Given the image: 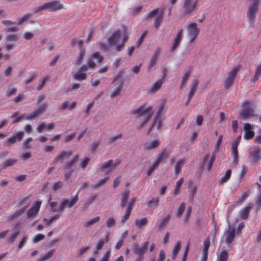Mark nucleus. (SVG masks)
<instances>
[{
    "mask_svg": "<svg viewBox=\"0 0 261 261\" xmlns=\"http://www.w3.org/2000/svg\"><path fill=\"white\" fill-rule=\"evenodd\" d=\"M32 16L31 14L27 13L25 15H24L23 17H18L16 20V23L18 25L21 24L23 22L26 21L28 18H29Z\"/></svg>",
    "mask_w": 261,
    "mask_h": 261,
    "instance_id": "obj_48",
    "label": "nucleus"
},
{
    "mask_svg": "<svg viewBox=\"0 0 261 261\" xmlns=\"http://www.w3.org/2000/svg\"><path fill=\"white\" fill-rule=\"evenodd\" d=\"M198 85V81L197 80H194L193 81L190 87V91L189 92L188 100L186 103V105H188L193 97L194 93L196 91L197 87Z\"/></svg>",
    "mask_w": 261,
    "mask_h": 261,
    "instance_id": "obj_21",
    "label": "nucleus"
},
{
    "mask_svg": "<svg viewBox=\"0 0 261 261\" xmlns=\"http://www.w3.org/2000/svg\"><path fill=\"white\" fill-rule=\"evenodd\" d=\"M106 223V225L108 227L111 228L115 225V220L112 217L109 218L107 220Z\"/></svg>",
    "mask_w": 261,
    "mask_h": 261,
    "instance_id": "obj_63",
    "label": "nucleus"
},
{
    "mask_svg": "<svg viewBox=\"0 0 261 261\" xmlns=\"http://www.w3.org/2000/svg\"><path fill=\"white\" fill-rule=\"evenodd\" d=\"M63 187V183L60 181H58L54 184L52 190L54 191H57Z\"/></svg>",
    "mask_w": 261,
    "mask_h": 261,
    "instance_id": "obj_64",
    "label": "nucleus"
},
{
    "mask_svg": "<svg viewBox=\"0 0 261 261\" xmlns=\"http://www.w3.org/2000/svg\"><path fill=\"white\" fill-rule=\"evenodd\" d=\"M65 166L64 176L65 179H68L70 177L72 172L74 171L75 167L74 164L69 162H66Z\"/></svg>",
    "mask_w": 261,
    "mask_h": 261,
    "instance_id": "obj_20",
    "label": "nucleus"
},
{
    "mask_svg": "<svg viewBox=\"0 0 261 261\" xmlns=\"http://www.w3.org/2000/svg\"><path fill=\"white\" fill-rule=\"evenodd\" d=\"M185 159H180L177 161L174 168V173L176 175V177L178 176L179 174L181 172V169L185 164Z\"/></svg>",
    "mask_w": 261,
    "mask_h": 261,
    "instance_id": "obj_26",
    "label": "nucleus"
},
{
    "mask_svg": "<svg viewBox=\"0 0 261 261\" xmlns=\"http://www.w3.org/2000/svg\"><path fill=\"white\" fill-rule=\"evenodd\" d=\"M159 202V198L153 197L147 202V206L149 208L155 207L158 205Z\"/></svg>",
    "mask_w": 261,
    "mask_h": 261,
    "instance_id": "obj_36",
    "label": "nucleus"
},
{
    "mask_svg": "<svg viewBox=\"0 0 261 261\" xmlns=\"http://www.w3.org/2000/svg\"><path fill=\"white\" fill-rule=\"evenodd\" d=\"M47 105L43 103L39 106L38 109L35 110L33 112L25 115V119L30 120L35 117H39L42 115L45 111L47 108Z\"/></svg>",
    "mask_w": 261,
    "mask_h": 261,
    "instance_id": "obj_12",
    "label": "nucleus"
},
{
    "mask_svg": "<svg viewBox=\"0 0 261 261\" xmlns=\"http://www.w3.org/2000/svg\"><path fill=\"white\" fill-rule=\"evenodd\" d=\"M134 201V199H132L128 201L125 212L121 219V223H123L129 219L133 209V205Z\"/></svg>",
    "mask_w": 261,
    "mask_h": 261,
    "instance_id": "obj_15",
    "label": "nucleus"
},
{
    "mask_svg": "<svg viewBox=\"0 0 261 261\" xmlns=\"http://www.w3.org/2000/svg\"><path fill=\"white\" fill-rule=\"evenodd\" d=\"M183 30L181 28L177 29V34L174 38L173 42L170 48L171 51H174L178 47L182 40Z\"/></svg>",
    "mask_w": 261,
    "mask_h": 261,
    "instance_id": "obj_14",
    "label": "nucleus"
},
{
    "mask_svg": "<svg viewBox=\"0 0 261 261\" xmlns=\"http://www.w3.org/2000/svg\"><path fill=\"white\" fill-rule=\"evenodd\" d=\"M129 191L127 190L124 191L121 193L120 206L122 208H124L126 206V202L129 197Z\"/></svg>",
    "mask_w": 261,
    "mask_h": 261,
    "instance_id": "obj_29",
    "label": "nucleus"
},
{
    "mask_svg": "<svg viewBox=\"0 0 261 261\" xmlns=\"http://www.w3.org/2000/svg\"><path fill=\"white\" fill-rule=\"evenodd\" d=\"M228 257V252L226 250L220 252L218 256V261H227Z\"/></svg>",
    "mask_w": 261,
    "mask_h": 261,
    "instance_id": "obj_44",
    "label": "nucleus"
},
{
    "mask_svg": "<svg viewBox=\"0 0 261 261\" xmlns=\"http://www.w3.org/2000/svg\"><path fill=\"white\" fill-rule=\"evenodd\" d=\"M18 39V37L17 36V35H15V34H12V35H9L7 38H6V42H9V43H13V42H16Z\"/></svg>",
    "mask_w": 261,
    "mask_h": 261,
    "instance_id": "obj_56",
    "label": "nucleus"
},
{
    "mask_svg": "<svg viewBox=\"0 0 261 261\" xmlns=\"http://www.w3.org/2000/svg\"><path fill=\"white\" fill-rule=\"evenodd\" d=\"M17 112H14L11 116V117L14 118L15 119L13 120L12 123H15L20 121L21 119L23 118H25V114H23L20 116L18 115Z\"/></svg>",
    "mask_w": 261,
    "mask_h": 261,
    "instance_id": "obj_46",
    "label": "nucleus"
},
{
    "mask_svg": "<svg viewBox=\"0 0 261 261\" xmlns=\"http://www.w3.org/2000/svg\"><path fill=\"white\" fill-rule=\"evenodd\" d=\"M123 83L122 81H119L115 84L113 86V90L111 92L110 96L111 98H113L118 95L121 90L123 87Z\"/></svg>",
    "mask_w": 261,
    "mask_h": 261,
    "instance_id": "obj_22",
    "label": "nucleus"
},
{
    "mask_svg": "<svg viewBox=\"0 0 261 261\" xmlns=\"http://www.w3.org/2000/svg\"><path fill=\"white\" fill-rule=\"evenodd\" d=\"M198 0H183V14L185 16L192 15L196 13Z\"/></svg>",
    "mask_w": 261,
    "mask_h": 261,
    "instance_id": "obj_5",
    "label": "nucleus"
},
{
    "mask_svg": "<svg viewBox=\"0 0 261 261\" xmlns=\"http://www.w3.org/2000/svg\"><path fill=\"white\" fill-rule=\"evenodd\" d=\"M252 4L249 7L247 12L248 22L252 25L254 23L256 18V13L258 10V5L259 0H253Z\"/></svg>",
    "mask_w": 261,
    "mask_h": 261,
    "instance_id": "obj_6",
    "label": "nucleus"
},
{
    "mask_svg": "<svg viewBox=\"0 0 261 261\" xmlns=\"http://www.w3.org/2000/svg\"><path fill=\"white\" fill-rule=\"evenodd\" d=\"M155 125H156L157 130H160L161 128V127L163 126L162 122L161 121V117H159V118L157 117H154L153 123L151 124V126L148 128V130L147 133V135H148L150 133V132L152 130V127Z\"/></svg>",
    "mask_w": 261,
    "mask_h": 261,
    "instance_id": "obj_27",
    "label": "nucleus"
},
{
    "mask_svg": "<svg viewBox=\"0 0 261 261\" xmlns=\"http://www.w3.org/2000/svg\"><path fill=\"white\" fill-rule=\"evenodd\" d=\"M109 177H105L101 180L98 181L96 184L92 185V186H91L92 188H93V189H95L97 187L101 186L105 184L107 182V181L109 180Z\"/></svg>",
    "mask_w": 261,
    "mask_h": 261,
    "instance_id": "obj_49",
    "label": "nucleus"
},
{
    "mask_svg": "<svg viewBox=\"0 0 261 261\" xmlns=\"http://www.w3.org/2000/svg\"><path fill=\"white\" fill-rule=\"evenodd\" d=\"M248 160L251 164H258L261 161V151L258 147L254 148L249 152Z\"/></svg>",
    "mask_w": 261,
    "mask_h": 261,
    "instance_id": "obj_8",
    "label": "nucleus"
},
{
    "mask_svg": "<svg viewBox=\"0 0 261 261\" xmlns=\"http://www.w3.org/2000/svg\"><path fill=\"white\" fill-rule=\"evenodd\" d=\"M169 153L167 150L165 149H163L161 153L158 155L157 160L160 162H162V160L167 159L169 156Z\"/></svg>",
    "mask_w": 261,
    "mask_h": 261,
    "instance_id": "obj_42",
    "label": "nucleus"
},
{
    "mask_svg": "<svg viewBox=\"0 0 261 261\" xmlns=\"http://www.w3.org/2000/svg\"><path fill=\"white\" fill-rule=\"evenodd\" d=\"M24 136V133L22 131L18 132L13 136L9 138L7 142L10 144H14L16 142H20Z\"/></svg>",
    "mask_w": 261,
    "mask_h": 261,
    "instance_id": "obj_23",
    "label": "nucleus"
},
{
    "mask_svg": "<svg viewBox=\"0 0 261 261\" xmlns=\"http://www.w3.org/2000/svg\"><path fill=\"white\" fill-rule=\"evenodd\" d=\"M240 70L239 67H236L229 72L228 77L224 81V88L228 89L233 84L234 79Z\"/></svg>",
    "mask_w": 261,
    "mask_h": 261,
    "instance_id": "obj_11",
    "label": "nucleus"
},
{
    "mask_svg": "<svg viewBox=\"0 0 261 261\" xmlns=\"http://www.w3.org/2000/svg\"><path fill=\"white\" fill-rule=\"evenodd\" d=\"M187 36L190 43L194 42L200 33V29L195 22H188L186 25Z\"/></svg>",
    "mask_w": 261,
    "mask_h": 261,
    "instance_id": "obj_3",
    "label": "nucleus"
},
{
    "mask_svg": "<svg viewBox=\"0 0 261 261\" xmlns=\"http://www.w3.org/2000/svg\"><path fill=\"white\" fill-rule=\"evenodd\" d=\"M89 161L90 159L89 157H85L80 164V167L85 169L87 167Z\"/></svg>",
    "mask_w": 261,
    "mask_h": 261,
    "instance_id": "obj_61",
    "label": "nucleus"
},
{
    "mask_svg": "<svg viewBox=\"0 0 261 261\" xmlns=\"http://www.w3.org/2000/svg\"><path fill=\"white\" fill-rule=\"evenodd\" d=\"M88 70L86 65L82 66L79 70L73 73L72 76L74 80L79 81L85 80L87 78V74L85 73Z\"/></svg>",
    "mask_w": 261,
    "mask_h": 261,
    "instance_id": "obj_13",
    "label": "nucleus"
},
{
    "mask_svg": "<svg viewBox=\"0 0 261 261\" xmlns=\"http://www.w3.org/2000/svg\"><path fill=\"white\" fill-rule=\"evenodd\" d=\"M17 162V160L14 159H9L1 164L3 169H6L9 166L14 165Z\"/></svg>",
    "mask_w": 261,
    "mask_h": 261,
    "instance_id": "obj_38",
    "label": "nucleus"
},
{
    "mask_svg": "<svg viewBox=\"0 0 261 261\" xmlns=\"http://www.w3.org/2000/svg\"><path fill=\"white\" fill-rule=\"evenodd\" d=\"M93 59H96L98 63H100L103 60V57L98 52H95L92 55Z\"/></svg>",
    "mask_w": 261,
    "mask_h": 261,
    "instance_id": "obj_60",
    "label": "nucleus"
},
{
    "mask_svg": "<svg viewBox=\"0 0 261 261\" xmlns=\"http://www.w3.org/2000/svg\"><path fill=\"white\" fill-rule=\"evenodd\" d=\"M190 73L191 71L189 70L183 76L181 82L180 88H182V86H184L188 81Z\"/></svg>",
    "mask_w": 261,
    "mask_h": 261,
    "instance_id": "obj_52",
    "label": "nucleus"
},
{
    "mask_svg": "<svg viewBox=\"0 0 261 261\" xmlns=\"http://www.w3.org/2000/svg\"><path fill=\"white\" fill-rule=\"evenodd\" d=\"M63 8V6L59 1H54L33 8V13H36L44 10H47L49 12H54L62 9Z\"/></svg>",
    "mask_w": 261,
    "mask_h": 261,
    "instance_id": "obj_2",
    "label": "nucleus"
},
{
    "mask_svg": "<svg viewBox=\"0 0 261 261\" xmlns=\"http://www.w3.org/2000/svg\"><path fill=\"white\" fill-rule=\"evenodd\" d=\"M19 233V231L17 230L13 232V234L10 236V237L8 238L7 239V242L9 243L10 244H13L14 242V241L15 240L16 238L18 236V235Z\"/></svg>",
    "mask_w": 261,
    "mask_h": 261,
    "instance_id": "obj_54",
    "label": "nucleus"
},
{
    "mask_svg": "<svg viewBox=\"0 0 261 261\" xmlns=\"http://www.w3.org/2000/svg\"><path fill=\"white\" fill-rule=\"evenodd\" d=\"M251 208V206H246L240 211V217L242 219H246L249 215V210Z\"/></svg>",
    "mask_w": 261,
    "mask_h": 261,
    "instance_id": "obj_35",
    "label": "nucleus"
},
{
    "mask_svg": "<svg viewBox=\"0 0 261 261\" xmlns=\"http://www.w3.org/2000/svg\"><path fill=\"white\" fill-rule=\"evenodd\" d=\"M255 116L254 110L250 107L247 102L243 105V109L241 112V116L244 119H247Z\"/></svg>",
    "mask_w": 261,
    "mask_h": 261,
    "instance_id": "obj_9",
    "label": "nucleus"
},
{
    "mask_svg": "<svg viewBox=\"0 0 261 261\" xmlns=\"http://www.w3.org/2000/svg\"><path fill=\"white\" fill-rule=\"evenodd\" d=\"M231 175V170L230 169L227 170L224 175L221 177V178L219 180V183L220 184H223L224 183L226 182L230 178Z\"/></svg>",
    "mask_w": 261,
    "mask_h": 261,
    "instance_id": "obj_37",
    "label": "nucleus"
},
{
    "mask_svg": "<svg viewBox=\"0 0 261 261\" xmlns=\"http://www.w3.org/2000/svg\"><path fill=\"white\" fill-rule=\"evenodd\" d=\"M163 84V80H158L152 86V88L150 90V92L151 94L156 93L161 87Z\"/></svg>",
    "mask_w": 261,
    "mask_h": 261,
    "instance_id": "obj_31",
    "label": "nucleus"
},
{
    "mask_svg": "<svg viewBox=\"0 0 261 261\" xmlns=\"http://www.w3.org/2000/svg\"><path fill=\"white\" fill-rule=\"evenodd\" d=\"M170 217L169 216L162 218L161 220L158 221L156 222L155 227L159 230L162 229L163 227H165L169 222Z\"/></svg>",
    "mask_w": 261,
    "mask_h": 261,
    "instance_id": "obj_28",
    "label": "nucleus"
},
{
    "mask_svg": "<svg viewBox=\"0 0 261 261\" xmlns=\"http://www.w3.org/2000/svg\"><path fill=\"white\" fill-rule=\"evenodd\" d=\"M146 103H144L132 111V113L137 115V117H143V121L138 128L139 129L144 126L145 123L151 118L152 115V107L151 106L146 107Z\"/></svg>",
    "mask_w": 261,
    "mask_h": 261,
    "instance_id": "obj_1",
    "label": "nucleus"
},
{
    "mask_svg": "<svg viewBox=\"0 0 261 261\" xmlns=\"http://www.w3.org/2000/svg\"><path fill=\"white\" fill-rule=\"evenodd\" d=\"M165 105L166 104L164 102H163L161 103V105L158 107V109L156 112L155 117H157L158 118L159 117H161L162 115L165 113Z\"/></svg>",
    "mask_w": 261,
    "mask_h": 261,
    "instance_id": "obj_39",
    "label": "nucleus"
},
{
    "mask_svg": "<svg viewBox=\"0 0 261 261\" xmlns=\"http://www.w3.org/2000/svg\"><path fill=\"white\" fill-rule=\"evenodd\" d=\"M31 137H29L23 142V145L26 149H31L32 148V145L30 144V142L32 141Z\"/></svg>",
    "mask_w": 261,
    "mask_h": 261,
    "instance_id": "obj_57",
    "label": "nucleus"
},
{
    "mask_svg": "<svg viewBox=\"0 0 261 261\" xmlns=\"http://www.w3.org/2000/svg\"><path fill=\"white\" fill-rule=\"evenodd\" d=\"M72 153L71 150H62L54 159L53 163L56 164L59 161L62 162L63 160L68 159L72 154Z\"/></svg>",
    "mask_w": 261,
    "mask_h": 261,
    "instance_id": "obj_16",
    "label": "nucleus"
},
{
    "mask_svg": "<svg viewBox=\"0 0 261 261\" xmlns=\"http://www.w3.org/2000/svg\"><path fill=\"white\" fill-rule=\"evenodd\" d=\"M239 145L238 141H235L234 142L232 143L231 148V156L233 159V163L236 165H238L239 163V156H238V146Z\"/></svg>",
    "mask_w": 261,
    "mask_h": 261,
    "instance_id": "obj_19",
    "label": "nucleus"
},
{
    "mask_svg": "<svg viewBox=\"0 0 261 261\" xmlns=\"http://www.w3.org/2000/svg\"><path fill=\"white\" fill-rule=\"evenodd\" d=\"M80 87V84L78 83H73L72 84L68 85L67 88L68 91H71L74 89H77Z\"/></svg>",
    "mask_w": 261,
    "mask_h": 261,
    "instance_id": "obj_62",
    "label": "nucleus"
},
{
    "mask_svg": "<svg viewBox=\"0 0 261 261\" xmlns=\"http://www.w3.org/2000/svg\"><path fill=\"white\" fill-rule=\"evenodd\" d=\"M252 129L253 127L250 124L248 123L244 124L245 133L243 137L245 139L249 140L253 138L254 132L252 130Z\"/></svg>",
    "mask_w": 261,
    "mask_h": 261,
    "instance_id": "obj_17",
    "label": "nucleus"
},
{
    "mask_svg": "<svg viewBox=\"0 0 261 261\" xmlns=\"http://www.w3.org/2000/svg\"><path fill=\"white\" fill-rule=\"evenodd\" d=\"M235 228L230 227L227 230L225 238V242L227 244H230L233 241L235 237Z\"/></svg>",
    "mask_w": 261,
    "mask_h": 261,
    "instance_id": "obj_25",
    "label": "nucleus"
},
{
    "mask_svg": "<svg viewBox=\"0 0 261 261\" xmlns=\"http://www.w3.org/2000/svg\"><path fill=\"white\" fill-rule=\"evenodd\" d=\"M180 248H181V242L180 241H177L175 246H174L173 247V249L172 250V258L173 259H174L178 253V252L179 251V250L180 249Z\"/></svg>",
    "mask_w": 261,
    "mask_h": 261,
    "instance_id": "obj_32",
    "label": "nucleus"
},
{
    "mask_svg": "<svg viewBox=\"0 0 261 261\" xmlns=\"http://www.w3.org/2000/svg\"><path fill=\"white\" fill-rule=\"evenodd\" d=\"M108 237H109V234L107 233V234L106 235V237L104 239L100 240L99 241L98 243H97V244L96 246V250L97 251H98V250H100V249H101V248H102V247L104 245V244L108 242Z\"/></svg>",
    "mask_w": 261,
    "mask_h": 261,
    "instance_id": "obj_43",
    "label": "nucleus"
},
{
    "mask_svg": "<svg viewBox=\"0 0 261 261\" xmlns=\"http://www.w3.org/2000/svg\"><path fill=\"white\" fill-rule=\"evenodd\" d=\"M26 207L27 206H24L17 210L14 213L12 214V215H10L9 216V220L10 221H11L14 219L18 218L19 216H20L21 215L24 213L26 210Z\"/></svg>",
    "mask_w": 261,
    "mask_h": 261,
    "instance_id": "obj_30",
    "label": "nucleus"
},
{
    "mask_svg": "<svg viewBox=\"0 0 261 261\" xmlns=\"http://www.w3.org/2000/svg\"><path fill=\"white\" fill-rule=\"evenodd\" d=\"M184 182V178H181L177 182L176 186L174 191V194L177 195L180 191V187Z\"/></svg>",
    "mask_w": 261,
    "mask_h": 261,
    "instance_id": "obj_55",
    "label": "nucleus"
},
{
    "mask_svg": "<svg viewBox=\"0 0 261 261\" xmlns=\"http://www.w3.org/2000/svg\"><path fill=\"white\" fill-rule=\"evenodd\" d=\"M148 222L147 219L146 218H142L139 219H136L135 221V224L139 228H142L145 226Z\"/></svg>",
    "mask_w": 261,
    "mask_h": 261,
    "instance_id": "obj_33",
    "label": "nucleus"
},
{
    "mask_svg": "<svg viewBox=\"0 0 261 261\" xmlns=\"http://www.w3.org/2000/svg\"><path fill=\"white\" fill-rule=\"evenodd\" d=\"M160 144L159 140H154L151 142H146L143 145L144 150H149L157 148Z\"/></svg>",
    "mask_w": 261,
    "mask_h": 261,
    "instance_id": "obj_24",
    "label": "nucleus"
},
{
    "mask_svg": "<svg viewBox=\"0 0 261 261\" xmlns=\"http://www.w3.org/2000/svg\"><path fill=\"white\" fill-rule=\"evenodd\" d=\"M48 77L47 76H44L39 81L38 85L36 88L38 91H40L43 86H44L45 83L48 81Z\"/></svg>",
    "mask_w": 261,
    "mask_h": 261,
    "instance_id": "obj_45",
    "label": "nucleus"
},
{
    "mask_svg": "<svg viewBox=\"0 0 261 261\" xmlns=\"http://www.w3.org/2000/svg\"><path fill=\"white\" fill-rule=\"evenodd\" d=\"M164 10L162 9L160 15L154 19V26L158 29L163 20Z\"/></svg>",
    "mask_w": 261,
    "mask_h": 261,
    "instance_id": "obj_34",
    "label": "nucleus"
},
{
    "mask_svg": "<svg viewBox=\"0 0 261 261\" xmlns=\"http://www.w3.org/2000/svg\"><path fill=\"white\" fill-rule=\"evenodd\" d=\"M127 41V37L124 36L123 37L121 40V43L117 46V51H120L124 47L125 43Z\"/></svg>",
    "mask_w": 261,
    "mask_h": 261,
    "instance_id": "obj_58",
    "label": "nucleus"
},
{
    "mask_svg": "<svg viewBox=\"0 0 261 261\" xmlns=\"http://www.w3.org/2000/svg\"><path fill=\"white\" fill-rule=\"evenodd\" d=\"M120 37L121 31L120 30L115 31L108 39V41L109 46H115V49L117 50V46L120 44H118V42L120 40Z\"/></svg>",
    "mask_w": 261,
    "mask_h": 261,
    "instance_id": "obj_10",
    "label": "nucleus"
},
{
    "mask_svg": "<svg viewBox=\"0 0 261 261\" xmlns=\"http://www.w3.org/2000/svg\"><path fill=\"white\" fill-rule=\"evenodd\" d=\"M17 89L16 88L12 87V86H9L7 89L6 92V96L8 97L14 95L17 92Z\"/></svg>",
    "mask_w": 261,
    "mask_h": 261,
    "instance_id": "obj_51",
    "label": "nucleus"
},
{
    "mask_svg": "<svg viewBox=\"0 0 261 261\" xmlns=\"http://www.w3.org/2000/svg\"><path fill=\"white\" fill-rule=\"evenodd\" d=\"M100 220V217L99 216H96L92 219H91L90 220L86 222L84 224V226L86 228L89 227L90 226L93 225V224L98 222Z\"/></svg>",
    "mask_w": 261,
    "mask_h": 261,
    "instance_id": "obj_47",
    "label": "nucleus"
},
{
    "mask_svg": "<svg viewBox=\"0 0 261 261\" xmlns=\"http://www.w3.org/2000/svg\"><path fill=\"white\" fill-rule=\"evenodd\" d=\"M261 76V64L257 66L255 69V75L253 79V81H257L258 78Z\"/></svg>",
    "mask_w": 261,
    "mask_h": 261,
    "instance_id": "obj_53",
    "label": "nucleus"
},
{
    "mask_svg": "<svg viewBox=\"0 0 261 261\" xmlns=\"http://www.w3.org/2000/svg\"><path fill=\"white\" fill-rule=\"evenodd\" d=\"M185 208V203L182 202L181 203L179 206L178 208L177 213H176V216L178 218H180L181 214L183 213L184 210Z\"/></svg>",
    "mask_w": 261,
    "mask_h": 261,
    "instance_id": "obj_59",
    "label": "nucleus"
},
{
    "mask_svg": "<svg viewBox=\"0 0 261 261\" xmlns=\"http://www.w3.org/2000/svg\"><path fill=\"white\" fill-rule=\"evenodd\" d=\"M41 201L37 200L33 203L32 206L27 212V216L28 219H34L37 217L39 213Z\"/></svg>",
    "mask_w": 261,
    "mask_h": 261,
    "instance_id": "obj_7",
    "label": "nucleus"
},
{
    "mask_svg": "<svg viewBox=\"0 0 261 261\" xmlns=\"http://www.w3.org/2000/svg\"><path fill=\"white\" fill-rule=\"evenodd\" d=\"M212 236H209L203 242V249L202 252L208 253V248L210 245V237Z\"/></svg>",
    "mask_w": 261,
    "mask_h": 261,
    "instance_id": "obj_50",
    "label": "nucleus"
},
{
    "mask_svg": "<svg viewBox=\"0 0 261 261\" xmlns=\"http://www.w3.org/2000/svg\"><path fill=\"white\" fill-rule=\"evenodd\" d=\"M149 242L148 241H146L142 245L141 247H138V246H136L134 248V252L139 256L138 257H141L142 258V255L145 253L148 247Z\"/></svg>",
    "mask_w": 261,
    "mask_h": 261,
    "instance_id": "obj_18",
    "label": "nucleus"
},
{
    "mask_svg": "<svg viewBox=\"0 0 261 261\" xmlns=\"http://www.w3.org/2000/svg\"><path fill=\"white\" fill-rule=\"evenodd\" d=\"M112 165L113 160H110L107 162H104L101 165H100L99 169L101 171L103 172L108 169H110Z\"/></svg>",
    "mask_w": 261,
    "mask_h": 261,
    "instance_id": "obj_40",
    "label": "nucleus"
},
{
    "mask_svg": "<svg viewBox=\"0 0 261 261\" xmlns=\"http://www.w3.org/2000/svg\"><path fill=\"white\" fill-rule=\"evenodd\" d=\"M79 200L78 193H77L74 196L71 197L70 199L63 198L60 203L58 209H53V212H59L62 213L64 212V208L68 207L70 208L77 202Z\"/></svg>",
    "mask_w": 261,
    "mask_h": 261,
    "instance_id": "obj_4",
    "label": "nucleus"
},
{
    "mask_svg": "<svg viewBox=\"0 0 261 261\" xmlns=\"http://www.w3.org/2000/svg\"><path fill=\"white\" fill-rule=\"evenodd\" d=\"M55 250L54 249H51L49 251L47 252L44 255H41L40 258L38 259L39 261H45V260L50 258L52 255L54 254Z\"/></svg>",
    "mask_w": 261,
    "mask_h": 261,
    "instance_id": "obj_41",
    "label": "nucleus"
}]
</instances>
